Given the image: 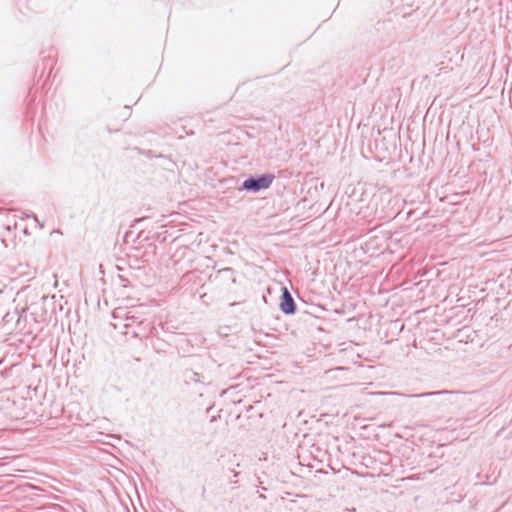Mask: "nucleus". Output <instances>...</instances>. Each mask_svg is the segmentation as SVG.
<instances>
[{
	"label": "nucleus",
	"mask_w": 512,
	"mask_h": 512,
	"mask_svg": "<svg viewBox=\"0 0 512 512\" xmlns=\"http://www.w3.org/2000/svg\"><path fill=\"white\" fill-rule=\"evenodd\" d=\"M280 309L285 314L294 313V310H295L294 301H293V298L287 288L283 289V294H282L281 303H280Z\"/></svg>",
	"instance_id": "f03ea898"
},
{
	"label": "nucleus",
	"mask_w": 512,
	"mask_h": 512,
	"mask_svg": "<svg viewBox=\"0 0 512 512\" xmlns=\"http://www.w3.org/2000/svg\"><path fill=\"white\" fill-rule=\"evenodd\" d=\"M273 181V176L263 175L258 178H249L243 182V188L246 190L259 191L267 189Z\"/></svg>",
	"instance_id": "f257e3e1"
}]
</instances>
